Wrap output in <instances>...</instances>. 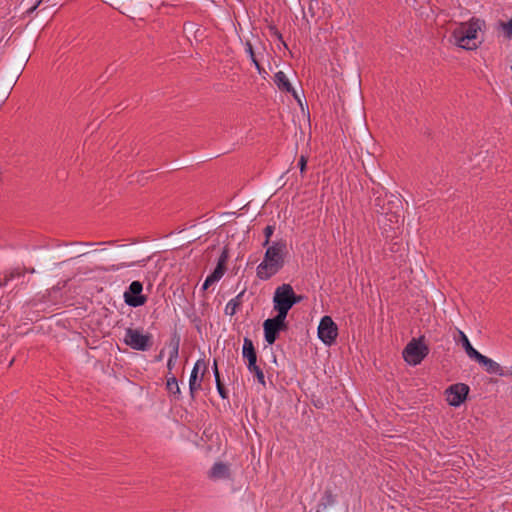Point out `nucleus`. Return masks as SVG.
<instances>
[{
	"instance_id": "1",
	"label": "nucleus",
	"mask_w": 512,
	"mask_h": 512,
	"mask_svg": "<svg viewBox=\"0 0 512 512\" xmlns=\"http://www.w3.org/2000/svg\"><path fill=\"white\" fill-rule=\"evenodd\" d=\"M287 245L285 241L273 242L268 246L263 261L256 268V275L261 280H268L284 266Z\"/></svg>"
},
{
	"instance_id": "2",
	"label": "nucleus",
	"mask_w": 512,
	"mask_h": 512,
	"mask_svg": "<svg viewBox=\"0 0 512 512\" xmlns=\"http://www.w3.org/2000/svg\"><path fill=\"white\" fill-rule=\"evenodd\" d=\"M372 201L375 211L383 216V220H379V222H383L384 225H387L386 222H389V228L394 229L401 219L398 211L400 201L397 198L393 199L392 195L388 196L383 191V188L373 189Z\"/></svg>"
},
{
	"instance_id": "3",
	"label": "nucleus",
	"mask_w": 512,
	"mask_h": 512,
	"mask_svg": "<svg viewBox=\"0 0 512 512\" xmlns=\"http://www.w3.org/2000/svg\"><path fill=\"white\" fill-rule=\"evenodd\" d=\"M484 22L472 17L469 21L460 23L453 31L452 38L455 45L465 50H474L478 47V32L482 29Z\"/></svg>"
},
{
	"instance_id": "4",
	"label": "nucleus",
	"mask_w": 512,
	"mask_h": 512,
	"mask_svg": "<svg viewBox=\"0 0 512 512\" xmlns=\"http://www.w3.org/2000/svg\"><path fill=\"white\" fill-rule=\"evenodd\" d=\"M302 300L295 294L290 284H282L275 289L273 296V308L277 314L287 317L289 310Z\"/></svg>"
},
{
	"instance_id": "5",
	"label": "nucleus",
	"mask_w": 512,
	"mask_h": 512,
	"mask_svg": "<svg viewBox=\"0 0 512 512\" xmlns=\"http://www.w3.org/2000/svg\"><path fill=\"white\" fill-rule=\"evenodd\" d=\"M123 342L137 351H148L153 344L152 335L150 333H143L140 329L127 328Z\"/></svg>"
},
{
	"instance_id": "6",
	"label": "nucleus",
	"mask_w": 512,
	"mask_h": 512,
	"mask_svg": "<svg viewBox=\"0 0 512 512\" xmlns=\"http://www.w3.org/2000/svg\"><path fill=\"white\" fill-rule=\"evenodd\" d=\"M429 348L420 339H412L403 350L404 360L411 365H418L428 355Z\"/></svg>"
},
{
	"instance_id": "7",
	"label": "nucleus",
	"mask_w": 512,
	"mask_h": 512,
	"mask_svg": "<svg viewBox=\"0 0 512 512\" xmlns=\"http://www.w3.org/2000/svg\"><path fill=\"white\" fill-rule=\"evenodd\" d=\"M286 318L287 317L285 316L276 314L275 317L266 319L264 321V338L269 345L274 344L278 338V334L281 331H285L287 329Z\"/></svg>"
},
{
	"instance_id": "8",
	"label": "nucleus",
	"mask_w": 512,
	"mask_h": 512,
	"mask_svg": "<svg viewBox=\"0 0 512 512\" xmlns=\"http://www.w3.org/2000/svg\"><path fill=\"white\" fill-rule=\"evenodd\" d=\"M338 336V328L330 316H324L318 326V337L326 345L335 342Z\"/></svg>"
},
{
	"instance_id": "9",
	"label": "nucleus",
	"mask_w": 512,
	"mask_h": 512,
	"mask_svg": "<svg viewBox=\"0 0 512 512\" xmlns=\"http://www.w3.org/2000/svg\"><path fill=\"white\" fill-rule=\"evenodd\" d=\"M143 284L133 281L124 292V301L130 307H139L147 302V297L142 294Z\"/></svg>"
},
{
	"instance_id": "10",
	"label": "nucleus",
	"mask_w": 512,
	"mask_h": 512,
	"mask_svg": "<svg viewBox=\"0 0 512 512\" xmlns=\"http://www.w3.org/2000/svg\"><path fill=\"white\" fill-rule=\"evenodd\" d=\"M469 393V386L464 383H457L449 386L446 391V400L449 405L458 407L467 398Z\"/></svg>"
},
{
	"instance_id": "11",
	"label": "nucleus",
	"mask_w": 512,
	"mask_h": 512,
	"mask_svg": "<svg viewBox=\"0 0 512 512\" xmlns=\"http://www.w3.org/2000/svg\"><path fill=\"white\" fill-rule=\"evenodd\" d=\"M475 361L482 365L485 371L489 374H495L498 376L507 375V373L499 363L492 360L491 358H488L485 355H482L481 353L479 354V356H477Z\"/></svg>"
},
{
	"instance_id": "12",
	"label": "nucleus",
	"mask_w": 512,
	"mask_h": 512,
	"mask_svg": "<svg viewBox=\"0 0 512 512\" xmlns=\"http://www.w3.org/2000/svg\"><path fill=\"white\" fill-rule=\"evenodd\" d=\"M274 82L279 90L286 93H291L295 98H297V94L293 86L291 85L288 77L283 71H278L274 75Z\"/></svg>"
},
{
	"instance_id": "13",
	"label": "nucleus",
	"mask_w": 512,
	"mask_h": 512,
	"mask_svg": "<svg viewBox=\"0 0 512 512\" xmlns=\"http://www.w3.org/2000/svg\"><path fill=\"white\" fill-rule=\"evenodd\" d=\"M209 477L213 480L229 478L230 477L229 466L222 462L215 463L209 471Z\"/></svg>"
},
{
	"instance_id": "14",
	"label": "nucleus",
	"mask_w": 512,
	"mask_h": 512,
	"mask_svg": "<svg viewBox=\"0 0 512 512\" xmlns=\"http://www.w3.org/2000/svg\"><path fill=\"white\" fill-rule=\"evenodd\" d=\"M242 356L248 360L247 365L257 362V353L254 344L248 337H245L243 340Z\"/></svg>"
},
{
	"instance_id": "15",
	"label": "nucleus",
	"mask_w": 512,
	"mask_h": 512,
	"mask_svg": "<svg viewBox=\"0 0 512 512\" xmlns=\"http://www.w3.org/2000/svg\"><path fill=\"white\" fill-rule=\"evenodd\" d=\"M458 333H459V337H460V342H461L466 354L468 355L469 358L475 360L477 358V356H479L480 352H478L471 345L468 337L466 336V334L463 331L458 330Z\"/></svg>"
},
{
	"instance_id": "16",
	"label": "nucleus",
	"mask_w": 512,
	"mask_h": 512,
	"mask_svg": "<svg viewBox=\"0 0 512 512\" xmlns=\"http://www.w3.org/2000/svg\"><path fill=\"white\" fill-rule=\"evenodd\" d=\"M244 291L239 293L236 297L231 299L225 306V314L229 316H233L236 314L238 308L241 305V297L243 296Z\"/></svg>"
},
{
	"instance_id": "17",
	"label": "nucleus",
	"mask_w": 512,
	"mask_h": 512,
	"mask_svg": "<svg viewBox=\"0 0 512 512\" xmlns=\"http://www.w3.org/2000/svg\"><path fill=\"white\" fill-rule=\"evenodd\" d=\"M224 273L225 272L220 270V267H216L214 271L205 279L202 285V289L207 290L212 284L219 281L223 277Z\"/></svg>"
},
{
	"instance_id": "18",
	"label": "nucleus",
	"mask_w": 512,
	"mask_h": 512,
	"mask_svg": "<svg viewBox=\"0 0 512 512\" xmlns=\"http://www.w3.org/2000/svg\"><path fill=\"white\" fill-rule=\"evenodd\" d=\"M166 389L171 395H173V396H175V398L179 399L181 391H180V387L178 385V381L174 375L167 378Z\"/></svg>"
},
{
	"instance_id": "19",
	"label": "nucleus",
	"mask_w": 512,
	"mask_h": 512,
	"mask_svg": "<svg viewBox=\"0 0 512 512\" xmlns=\"http://www.w3.org/2000/svg\"><path fill=\"white\" fill-rule=\"evenodd\" d=\"M247 368H248L250 373L254 374V376L256 377L257 381L261 385H263V386L266 385L264 373H263L262 369L257 365V362L253 363V364H250V365H247Z\"/></svg>"
},
{
	"instance_id": "20",
	"label": "nucleus",
	"mask_w": 512,
	"mask_h": 512,
	"mask_svg": "<svg viewBox=\"0 0 512 512\" xmlns=\"http://www.w3.org/2000/svg\"><path fill=\"white\" fill-rule=\"evenodd\" d=\"M335 504V497L333 493L330 490H326L321 498V501L319 503V508L322 510L327 509L329 506H332Z\"/></svg>"
},
{
	"instance_id": "21",
	"label": "nucleus",
	"mask_w": 512,
	"mask_h": 512,
	"mask_svg": "<svg viewBox=\"0 0 512 512\" xmlns=\"http://www.w3.org/2000/svg\"><path fill=\"white\" fill-rule=\"evenodd\" d=\"M144 263H145V260L135 261V262H130V263L122 262V263L111 265L109 268H107V271L116 272V271H119L121 269L132 267V266H136V265L143 266Z\"/></svg>"
},
{
	"instance_id": "22",
	"label": "nucleus",
	"mask_w": 512,
	"mask_h": 512,
	"mask_svg": "<svg viewBox=\"0 0 512 512\" xmlns=\"http://www.w3.org/2000/svg\"><path fill=\"white\" fill-rule=\"evenodd\" d=\"M201 389V380L197 381V377L190 376L189 378V391L192 398H194L195 393Z\"/></svg>"
},
{
	"instance_id": "23",
	"label": "nucleus",
	"mask_w": 512,
	"mask_h": 512,
	"mask_svg": "<svg viewBox=\"0 0 512 512\" xmlns=\"http://www.w3.org/2000/svg\"><path fill=\"white\" fill-rule=\"evenodd\" d=\"M202 369L203 372H202V376L204 375V373L206 372L207 370V365H206V362L203 360V359H199L196 361V363L194 364V367L191 371V375L190 376H195L197 377V374H198V371Z\"/></svg>"
},
{
	"instance_id": "24",
	"label": "nucleus",
	"mask_w": 512,
	"mask_h": 512,
	"mask_svg": "<svg viewBox=\"0 0 512 512\" xmlns=\"http://www.w3.org/2000/svg\"><path fill=\"white\" fill-rule=\"evenodd\" d=\"M228 249L225 247L223 250H222V253L218 259V262H217V266L216 267H220V270L225 272L226 271V262L228 260Z\"/></svg>"
},
{
	"instance_id": "25",
	"label": "nucleus",
	"mask_w": 512,
	"mask_h": 512,
	"mask_svg": "<svg viewBox=\"0 0 512 512\" xmlns=\"http://www.w3.org/2000/svg\"><path fill=\"white\" fill-rule=\"evenodd\" d=\"M274 230H275V227L273 225H267L264 228L263 232H264V236H265V241L263 242V246H268L269 245L270 238L273 235Z\"/></svg>"
},
{
	"instance_id": "26",
	"label": "nucleus",
	"mask_w": 512,
	"mask_h": 512,
	"mask_svg": "<svg viewBox=\"0 0 512 512\" xmlns=\"http://www.w3.org/2000/svg\"><path fill=\"white\" fill-rule=\"evenodd\" d=\"M502 29L508 38L512 37V18L508 22L501 23Z\"/></svg>"
},
{
	"instance_id": "27",
	"label": "nucleus",
	"mask_w": 512,
	"mask_h": 512,
	"mask_svg": "<svg viewBox=\"0 0 512 512\" xmlns=\"http://www.w3.org/2000/svg\"><path fill=\"white\" fill-rule=\"evenodd\" d=\"M180 347V336L177 333H174L169 342L170 349H179Z\"/></svg>"
},
{
	"instance_id": "28",
	"label": "nucleus",
	"mask_w": 512,
	"mask_h": 512,
	"mask_svg": "<svg viewBox=\"0 0 512 512\" xmlns=\"http://www.w3.org/2000/svg\"><path fill=\"white\" fill-rule=\"evenodd\" d=\"M216 387L221 398L226 399L228 397V392L225 389L224 385L221 383V380H216Z\"/></svg>"
},
{
	"instance_id": "29",
	"label": "nucleus",
	"mask_w": 512,
	"mask_h": 512,
	"mask_svg": "<svg viewBox=\"0 0 512 512\" xmlns=\"http://www.w3.org/2000/svg\"><path fill=\"white\" fill-rule=\"evenodd\" d=\"M26 270H21L20 268H14L10 271H6L10 277L11 280L17 278V277H21L24 275Z\"/></svg>"
},
{
	"instance_id": "30",
	"label": "nucleus",
	"mask_w": 512,
	"mask_h": 512,
	"mask_svg": "<svg viewBox=\"0 0 512 512\" xmlns=\"http://www.w3.org/2000/svg\"><path fill=\"white\" fill-rule=\"evenodd\" d=\"M306 165H307V157L304 155H301L299 158V161H298V166L300 168L301 174H304V172L306 170Z\"/></svg>"
},
{
	"instance_id": "31",
	"label": "nucleus",
	"mask_w": 512,
	"mask_h": 512,
	"mask_svg": "<svg viewBox=\"0 0 512 512\" xmlns=\"http://www.w3.org/2000/svg\"><path fill=\"white\" fill-rule=\"evenodd\" d=\"M245 51L249 55L251 61H254L256 59L255 53H254V50H253V46H252V44L250 42L246 43Z\"/></svg>"
},
{
	"instance_id": "32",
	"label": "nucleus",
	"mask_w": 512,
	"mask_h": 512,
	"mask_svg": "<svg viewBox=\"0 0 512 512\" xmlns=\"http://www.w3.org/2000/svg\"><path fill=\"white\" fill-rule=\"evenodd\" d=\"M12 281L7 272H4L2 276H0V287H5L8 283Z\"/></svg>"
},
{
	"instance_id": "33",
	"label": "nucleus",
	"mask_w": 512,
	"mask_h": 512,
	"mask_svg": "<svg viewBox=\"0 0 512 512\" xmlns=\"http://www.w3.org/2000/svg\"><path fill=\"white\" fill-rule=\"evenodd\" d=\"M179 356V349H170L169 351V359L177 360Z\"/></svg>"
},
{
	"instance_id": "34",
	"label": "nucleus",
	"mask_w": 512,
	"mask_h": 512,
	"mask_svg": "<svg viewBox=\"0 0 512 512\" xmlns=\"http://www.w3.org/2000/svg\"><path fill=\"white\" fill-rule=\"evenodd\" d=\"M213 374H214V377H215V381L216 380H220V374H219V370H218V366H217V361L214 360V363H213Z\"/></svg>"
},
{
	"instance_id": "35",
	"label": "nucleus",
	"mask_w": 512,
	"mask_h": 512,
	"mask_svg": "<svg viewBox=\"0 0 512 512\" xmlns=\"http://www.w3.org/2000/svg\"><path fill=\"white\" fill-rule=\"evenodd\" d=\"M176 361L177 360H174V359H169L168 358V361H167V369L169 371V373L172 371V369L174 368L175 364H176Z\"/></svg>"
},
{
	"instance_id": "36",
	"label": "nucleus",
	"mask_w": 512,
	"mask_h": 512,
	"mask_svg": "<svg viewBox=\"0 0 512 512\" xmlns=\"http://www.w3.org/2000/svg\"><path fill=\"white\" fill-rule=\"evenodd\" d=\"M252 63L255 65L256 69L258 70V72L261 74L262 71L265 72V70L261 67V65L259 64V62L257 61V59H255L254 61H252Z\"/></svg>"
},
{
	"instance_id": "37",
	"label": "nucleus",
	"mask_w": 512,
	"mask_h": 512,
	"mask_svg": "<svg viewBox=\"0 0 512 512\" xmlns=\"http://www.w3.org/2000/svg\"><path fill=\"white\" fill-rule=\"evenodd\" d=\"M252 63L255 65L256 69L258 70V72L261 74L262 71L265 72V70L261 67V65L259 64V62L257 61V59H255L254 61H252Z\"/></svg>"
},
{
	"instance_id": "38",
	"label": "nucleus",
	"mask_w": 512,
	"mask_h": 512,
	"mask_svg": "<svg viewBox=\"0 0 512 512\" xmlns=\"http://www.w3.org/2000/svg\"><path fill=\"white\" fill-rule=\"evenodd\" d=\"M275 34L277 35V37H278L279 39H281V38H282V35H281L280 33H278V31H275Z\"/></svg>"
},
{
	"instance_id": "39",
	"label": "nucleus",
	"mask_w": 512,
	"mask_h": 512,
	"mask_svg": "<svg viewBox=\"0 0 512 512\" xmlns=\"http://www.w3.org/2000/svg\"><path fill=\"white\" fill-rule=\"evenodd\" d=\"M27 271H28V272H30V273H34V272H35L34 268L29 269V270H27Z\"/></svg>"
},
{
	"instance_id": "40",
	"label": "nucleus",
	"mask_w": 512,
	"mask_h": 512,
	"mask_svg": "<svg viewBox=\"0 0 512 512\" xmlns=\"http://www.w3.org/2000/svg\"><path fill=\"white\" fill-rule=\"evenodd\" d=\"M317 512H320V510H317Z\"/></svg>"
},
{
	"instance_id": "41",
	"label": "nucleus",
	"mask_w": 512,
	"mask_h": 512,
	"mask_svg": "<svg viewBox=\"0 0 512 512\" xmlns=\"http://www.w3.org/2000/svg\"><path fill=\"white\" fill-rule=\"evenodd\" d=\"M511 69H512V66H511Z\"/></svg>"
}]
</instances>
